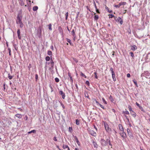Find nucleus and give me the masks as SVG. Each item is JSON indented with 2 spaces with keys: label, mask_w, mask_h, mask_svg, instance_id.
I'll return each mask as SVG.
<instances>
[{
  "label": "nucleus",
  "mask_w": 150,
  "mask_h": 150,
  "mask_svg": "<svg viewBox=\"0 0 150 150\" xmlns=\"http://www.w3.org/2000/svg\"><path fill=\"white\" fill-rule=\"evenodd\" d=\"M50 60V62H48L47 63V64H50V65L51 66V67L52 68H53V66H54V62L52 59V58H51L50 59V57L49 56H47L46 57L45 60L46 61H49Z\"/></svg>",
  "instance_id": "f257e3e1"
},
{
  "label": "nucleus",
  "mask_w": 150,
  "mask_h": 150,
  "mask_svg": "<svg viewBox=\"0 0 150 150\" xmlns=\"http://www.w3.org/2000/svg\"><path fill=\"white\" fill-rule=\"evenodd\" d=\"M16 23L17 24H20V27L21 28H22L23 27V24L22 22L21 19L19 15L17 16Z\"/></svg>",
  "instance_id": "f03ea898"
},
{
  "label": "nucleus",
  "mask_w": 150,
  "mask_h": 150,
  "mask_svg": "<svg viewBox=\"0 0 150 150\" xmlns=\"http://www.w3.org/2000/svg\"><path fill=\"white\" fill-rule=\"evenodd\" d=\"M104 126L106 131L108 133H111V129L109 127V125L107 123H104Z\"/></svg>",
  "instance_id": "7ed1b4c3"
},
{
  "label": "nucleus",
  "mask_w": 150,
  "mask_h": 150,
  "mask_svg": "<svg viewBox=\"0 0 150 150\" xmlns=\"http://www.w3.org/2000/svg\"><path fill=\"white\" fill-rule=\"evenodd\" d=\"M127 4V3L125 2H121L118 5H114V6L115 8H119L121 5H125Z\"/></svg>",
  "instance_id": "20e7f679"
},
{
  "label": "nucleus",
  "mask_w": 150,
  "mask_h": 150,
  "mask_svg": "<svg viewBox=\"0 0 150 150\" xmlns=\"http://www.w3.org/2000/svg\"><path fill=\"white\" fill-rule=\"evenodd\" d=\"M114 19L116 21L120 22L121 25L123 23L122 20V18L120 17H114Z\"/></svg>",
  "instance_id": "39448f33"
},
{
  "label": "nucleus",
  "mask_w": 150,
  "mask_h": 150,
  "mask_svg": "<svg viewBox=\"0 0 150 150\" xmlns=\"http://www.w3.org/2000/svg\"><path fill=\"white\" fill-rule=\"evenodd\" d=\"M119 133L122 137L123 138V139L126 138V134L124 131L120 132Z\"/></svg>",
  "instance_id": "423d86ee"
},
{
  "label": "nucleus",
  "mask_w": 150,
  "mask_h": 150,
  "mask_svg": "<svg viewBox=\"0 0 150 150\" xmlns=\"http://www.w3.org/2000/svg\"><path fill=\"white\" fill-rule=\"evenodd\" d=\"M89 133L91 134L92 136H96V134L95 132L93 130L90 129L89 131Z\"/></svg>",
  "instance_id": "0eeeda50"
},
{
  "label": "nucleus",
  "mask_w": 150,
  "mask_h": 150,
  "mask_svg": "<svg viewBox=\"0 0 150 150\" xmlns=\"http://www.w3.org/2000/svg\"><path fill=\"white\" fill-rule=\"evenodd\" d=\"M94 100L96 101V103L97 104V105H100V106L104 110H105V108L101 104H100L99 102L97 101V100H96V99H94Z\"/></svg>",
  "instance_id": "6e6552de"
},
{
  "label": "nucleus",
  "mask_w": 150,
  "mask_h": 150,
  "mask_svg": "<svg viewBox=\"0 0 150 150\" xmlns=\"http://www.w3.org/2000/svg\"><path fill=\"white\" fill-rule=\"evenodd\" d=\"M130 47H131V50L133 51H135V50L137 49V47L135 45H131Z\"/></svg>",
  "instance_id": "1a4fd4ad"
},
{
  "label": "nucleus",
  "mask_w": 150,
  "mask_h": 150,
  "mask_svg": "<svg viewBox=\"0 0 150 150\" xmlns=\"http://www.w3.org/2000/svg\"><path fill=\"white\" fill-rule=\"evenodd\" d=\"M59 93L60 95H62V98L63 99H64L65 97L64 93H63V92L62 91H60L59 92Z\"/></svg>",
  "instance_id": "9d476101"
},
{
  "label": "nucleus",
  "mask_w": 150,
  "mask_h": 150,
  "mask_svg": "<svg viewBox=\"0 0 150 150\" xmlns=\"http://www.w3.org/2000/svg\"><path fill=\"white\" fill-rule=\"evenodd\" d=\"M58 30L59 31V33L62 35H63V30L61 26H59L58 28Z\"/></svg>",
  "instance_id": "9b49d317"
},
{
  "label": "nucleus",
  "mask_w": 150,
  "mask_h": 150,
  "mask_svg": "<svg viewBox=\"0 0 150 150\" xmlns=\"http://www.w3.org/2000/svg\"><path fill=\"white\" fill-rule=\"evenodd\" d=\"M118 127L119 128V129L120 130V132H122L124 131V129L123 128L121 124H119L118 125Z\"/></svg>",
  "instance_id": "f8f14e48"
},
{
  "label": "nucleus",
  "mask_w": 150,
  "mask_h": 150,
  "mask_svg": "<svg viewBox=\"0 0 150 150\" xmlns=\"http://www.w3.org/2000/svg\"><path fill=\"white\" fill-rule=\"evenodd\" d=\"M17 33L18 34V39L19 40H21V36L20 35V30L18 29L17 32Z\"/></svg>",
  "instance_id": "ddd939ff"
},
{
  "label": "nucleus",
  "mask_w": 150,
  "mask_h": 150,
  "mask_svg": "<svg viewBox=\"0 0 150 150\" xmlns=\"http://www.w3.org/2000/svg\"><path fill=\"white\" fill-rule=\"evenodd\" d=\"M130 113L133 117H136V114L135 112L133 111V110L130 112Z\"/></svg>",
  "instance_id": "4468645a"
},
{
  "label": "nucleus",
  "mask_w": 150,
  "mask_h": 150,
  "mask_svg": "<svg viewBox=\"0 0 150 150\" xmlns=\"http://www.w3.org/2000/svg\"><path fill=\"white\" fill-rule=\"evenodd\" d=\"M112 75L113 81H115L116 80V79L115 77V73H113V72H112Z\"/></svg>",
  "instance_id": "2eb2a0df"
},
{
  "label": "nucleus",
  "mask_w": 150,
  "mask_h": 150,
  "mask_svg": "<svg viewBox=\"0 0 150 150\" xmlns=\"http://www.w3.org/2000/svg\"><path fill=\"white\" fill-rule=\"evenodd\" d=\"M12 146L11 145H8L7 148L6 150H13Z\"/></svg>",
  "instance_id": "dca6fc26"
},
{
  "label": "nucleus",
  "mask_w": 150,
  "mask_h": 150,
  "mask_svg": "<svg viewBox=\"0 0 150 150\" xmlns=\"http://www.w3.org/2000/svg\"><path fill=\"white\" fill-rule=\"evenodd\" d=\"M127 131L128 135H129L130 136H132V134L130 131V130L129 129H127Z\"/></svg>",
  "instance_id": "f3484780"
},
{
  "label": "nucleus",
  "mask_w": 150,
  "mask_h": 150,
  "mask_svg": "<svg viewBox=\"0 0 150 150\" xmlns=\"http://www.w3.org/2000/svg\"><path fill=\"white\" fill-rule=\"evenodd\" d=\"M93 144L94 145V147L95 148H97L98 147V145L96 141H93Z\"/></svg>",
  "instance_id": "a211bd4d"
},
{
  "label": "nucleus",
  "mask_w": 150,
  "mask_h": 150,
  "mask_svg": "<svg viewBox=\"0 0 150 150\" xmlns=\"http://www.w3.org/2000/svg\"><path fill=\"white\" fill-rule=\"evenodd\" d=\"M109 99L111 102H113L114 101V99L111 95H110L109 97Z\"/></svg>",
  "instance_id": "6ab92c4d"
},
{
  "label": "nucleus",
  "mask_w": 150,
  "mask_h": 150,
  "mask_svg": "<svg viewBox=\"0 0 150 150\" xmlns=\"http://www.w3.org/2000/svg\"><path fill=\"white\" fill-rule=\"evenodd\" d=\"M102 144L103 146H105L108 144L107 141H102Z\"/></svg>",
  "instance_id": "aec40b11"
},
{
  "label": "nucleus",
  "mask_w": 150,
  "mask_h": 150,
  "mask_svg": "<svg viewBox=\"0 0 150 150\" xmlns=\"http://www.w3.org/2000/svg\"><path fill=\"white\" fill-rule=\"evenodd\" d=\"M19 3L22 6L24 5V1H23V0L21 1H19Z\"/></svg>",
  "instance_id": "412c9836"
},
{
  "label": "nucleus",
  "mask_w": 150,
  "mask_h": 150,
  "mask_svg": "<svg viewBox=\"0 0 150 150\" xmlns=\"http://www.w3.org/2000/svg\"><path fill=\"white\" fill-rule=\"evenodd\" d=\"M16 116L19 118H21L22 117V115L19 114H17L16 115Z\"/></svg>",
  "instance_id": "4be33fe9"
},
{
  "label": "nucleus",
  "mask_w": 150,
  "mask_h": 150,
  "mask_svg": "<svg viewBox=\"0 0 150 150\" xmlns=\"http://www.w3.org/2000/svg\"><path fill=\"white\" fill-rule=\"evenodd\" d=\"M71 34L74 37H75V34L74 30V29H73L71 32Z\"/></svg>",
  "instance_id": "5701e85b"
},
{
  "label": "nucleus",
  "mask_w": 150,
  "mask_h": 150,
  "mask_svg": "<svg viewBox=\"0 0 150 150\" xmlns=\"http://www.w3.org/2000/svg\"><path fill=\"white\" fill-rule=\"evenodd\" d=\"M38 9V7L37 6H34L33 8V10L34 11H37Z\"/></svg>",
  "instance_id": "b1692460"
},
{
  "label": "nucleus",
  "mask_w": 150,
  "mask_h": 150,
  "mask_svg": "<svg viewBox=\"0 0 150 150\" xmlns=\"http://www.w3.org/2000/svg\"><path fill=\"white\" fill-rule=\"evenodd\" d=\"M36 132V130H31V131L29 132H28V134H29L31 133H35Z\"/></svg>",
  "instance_id": "393cba45"
},
{
  "label": "nucleus",
  "mask_w": 150,
  "mask_h": 150,
  "mask_svg": "<svg viewBox=\"0 0 150 150\" xmlns=\"http://www.w3.org/2000/svg\"><path fill=\"white\" fill-rule=\"evenodd\" d=\"M80 75L82 76L83 77H84L85 78H87L86 76L82 72H81L80 73Z\"/></svg>",
  "instance_id": "a878e982"
},
{
  "label": "nucleus",
  "mask_w": 150,
  "mask_h": 150,
  "mask_svg": "<svg viewBox=\"0 0 150 150\" xmlns=\"http://www.w3.org/2000/svg\"><path fill=\"white\" fill-rule=\"evenodd\" d=\"M80 121L79 120L77 119L76 120V124L77 125H80Z\"/></svg>",
  "instance_id": "bb28decb"
},
{
  "label": "nucleus",
  "mask_w": 150,
  "mask_h": 150,
  "mask_svg": "<svg viewBox=\"0 0 150 150\" xmlns=\"http://www.w3.org/2000/svg\"><path fill=\"white\" fill-rule=\"evenodd\" d=\"M68 74V76H69V77L70 78L71 81L72 82L73 81V80L72 78V76H71L70 73L69 72Z\"/></svg>",
  "instance_id": "cd10ccee"
},
{
  "label": "nucleus",
  "mask_w": 150,
  "mask_h": 150,
  "mask_svg": "<svg viewBox=\"0 0 150 150\" xmlns=\"http://www.w3.org/2000/svg\"><path fill=\"white\" fill-rule=\"evenodd\" d=\"M133 82L135 84L136 86H138L137 81L135 79H133Z\"/></svg>",
  "instance_id": "c85d7f7f"
},
{
  "label": "nucleus",
  "mask_w": 150,
  "mask_h": 150,
  "mask_svg": "<svg viewBox=\"0 0 150 150\" xmlns=\"http://www.w3.org/2000/svg\"><path fill=\"white\" fill-rule=\"evenodd\" d=\"M68 146L67 145L63 144V148L64 149H67V148H68Z\"/></svg>",
  "instance_id": "c756f323"
},
{
  "label": "nucleus",
  "mask_w": 150,
  "mask_h": 150,
  "mask_svg": "<svg viewBox=\"0 0 150 150\" xmlns=\"http://www.w3.org/2000/svg\"><path fill=\"white\" fill-rule=\"evenodd\" d=\"M48 28L50 30H52V24H50L48 25Z\"/></svg>",
  "instance_id": "7c9ffc66"
},
{
  "label": "nucleus",
  "mask_w": 150,
  "mask_h": 150,
  "mask_svg": "<svg viewBox=\"0 0 150 150\" xmlns=\"http://www.w3.org/2000/svg\"><path fill=\"white\" fill-rule=\"evenodd\" d=\"M99 17L98 15H95L94 17V19L95 20H97L98 19Z\"/></svg>",
  "instance_id": "2f4dec72"
},
{
  "label": "nucleus",
  "mask_w": 150,
  "mask_h": 150,
  "mask_svg": "<svg viewBox=\"0 0 150 150\" xmlns=\"http://www.w3.org/2000/svg\"><path fill=\"white\" fill-rule=\"evenodd\" d=\"M139 108L140 109V110L142 111L143 112H145V110H144V109L141 106H140L139 107Z\"/></svg>",
  "instance_id": "473e14b6"
},
{
  "label": "nucleus",
  "mask_w": 150,
  "mask_h": 150,
  "mask_svg": "<svg viewBox=\"0 0 150 150\" xmlns=\"http://www.w3.org/2000/svg\"><path fill=\"white\" fill-rule=\"evenodd\" d=\"M128 108L130 112H131L133 111V110L132 109V107L130 105H129Z\"/></svg>",
  "instance_id": "72a5a7b5"
},
{
  "label": "nucleus",
  "mask_w": 150,
  "mask_h": 150,
  "mask_svg": "<svg viewBox=\"0 0 150 150\" xmlns=\"http://www.w3.org/2000/svg\"><path fill=\"white\" fill-rule=\"evenodd\" d=\"M47 54L49 56L52 55V52L51 51L49 50V51H48Z\"/></svg>",
  "instance_id": "f704fd0d"
},
{
  "label": "nucleus",
  "mask_w": 150,
  "mask_h": 150,
  "mask_svg": "<svg viewBox=\"0 0 150 150\" xmlns=\"http://www.w3.org/2000/svg\"><path fill=\"white\" fill-rule=\"evenodd\" d=\"M123 113L126 115L129 114V112L127 110H126L125 111H123Z\"/></svg>",
  "instance_id": "c9c22d12"
},
{
  "label": "nucleus",
  "mask_w": 150,
  "mask_h": 150,
  "mask_svg": "<svg viewBox=\"0 0 150 150\" xmlns=\"http://www.w3.org/2000/svg\"><path fill=\"white\" fill-rule=\"evenodd\" d=\"M13 76L10 75V74H8V78L10 79H11L13 78Z\"/></svg>",
  "instance_id": "e433bc0d"
},
{
  "label": "nucleus",
  "mask_w": 150,
  "mask_h": 150,
  "mask_svg": "<svg viewBox=\"0 0 150 150\" xmlns=\"http://www.w3.org/2000/svg\"><path fill=\"white\" fill-rule=\"evenodd\" d=\"M65 16H66L65 19H66V20H67V19L68 17V12H67V13H65Z\"/></svg>",
  "instance_id": "4c0bfd02"
},
{
  "label": "nucleus",
  "mask_w": 150,
  "mask_h": 150,
  "mask_svg": "<svg viewBox=\"0 0 150 150\" xmlns=\"http://www.w3.org/2000/svg\"><path fill=\"white\" fill-rule=\"evenodd\" d=\"M55 80L56 82H58L59 81V79L57 77L55 78Z\"/></svg>",
  "instance_id": "58836bf2"
},
{
  "label": "nucleus",
  "mask_w": 150,
  "mask_h": 150,
  "mask_svg": "<svg viewBox=\"0 0 150 150\" xmlns=\"http://www.w3.org/2000/svg\"><path fill=\"white\" fill-rule=\"evenodd\" d=\"M102 99L103 102L105 104H107V102L105 101L104 98H103Z\"/></svg>",
  "instance_id": "ea45409f"
},
{
  "label": "nucleus",
  "mask_w": 150,
  "mask_h": 150,
  "mask_svg": "<svg viewBox=\"0 0 150 150\" xmlns=\"http://www.w3.org/2000/svg\"><path fill=\"white\" fill-rule=\"evenodd\" d=\"M115 17L112 14H109V18H112L113 17Z\"/></svg>",
  "instance_id": "a19ab883"
},
{
  "label": "nucleus",
  "mask_w": 150,
  "mask_h": 150,
  "mask_svg": "<svg viewBox=\"0 0 150 150\" xmlns=\"http://www.w3.org/2000/svg\"><path fill=\"white\" fill-rule=\"evenodd\" d=\"M67 41L71 45V40L70 39L67 38Z\"/></svg>",
  "instance_id": "79ce46f5"
},
{
  "label": "nucleus",
  "mask_w": 150,
  "mask_h": 150,
  "mask_svg": "<svg viewBox=\"0 0 150 150\" xmlns=\"http://www.w3.org/2000/svg\"><path fill=\"white\" fill-rule=\"evenodd\" d=\"M35 78L36 79V81H37L38 79V75L37 74H36L35 75Z\"/></svg>",
  "instance_id": "37998d69"
},
{
  "label": "nucleus",
  "mask_w": 150,
  "mask_h": 150,
  "mask_svg": "<svg viewBox=\"0 0 150 150\" xmlns=\"http://www.w3.org/2000/svg\"><path fill=\"white\" fill-rule=\"evenodd\" d=\"M73 131V129L72 127H69V131L70 132H71Z\"/></svg>",
  "instance_id": "c03bdc74"
},
{
  "label": "nucleus",
  "mask_w": 150,
  "mask_h": 150,
  "mask_svg": "<svg viewBox=\"0 0 150 150\" xmlns=\"http://www.w3.org/2000/svg\"><path fill=\"white\" fill-rule=\"evenodd\" d=\"M130 54L131 56L133 58V57L134 56V53H133V52H130Z\"/></svg>",
  "instance_id": "a18cd8bd"
},
{
  "label": "nucleus",
  "mask_w": 150,
  "mask_h": 150,
  "mask_svg": "<svg viewBox=\"0 0 150 150\" xmlns=\"http://www.w3.org/2000/svg\"><path fill=\"white\" fill-rule=\"evenodd\" d=\"M94 74L95 75V78L96 79H97L98 78V77L97 76V72H95L94 73Z\"/></svg>",
  "instance_id": "49530a36"
},
{
  "label": "nucleus",
  "mask_w": 150,
  "mask_h": 150,
  "mask_svg": "<svg viewBox=\"0 0 150 150\" xmlns=\"http://www.w3.org/2000/svg\"><path fill=\"white\" fill-rule=\"evenodd\" d=\"M95 7L96 8V11L97 13H100V12L98 10V9H97V7L96 6V5H95Z\"/></svg>",
  "instance_id": "de8ad7c7"
},
{
  "label": "nucleus",
  "mask_w": 150,
  "mask_h": 150,
  "mask_svg": "<svg viewBox=\"0 0 150 150\" xmlns=\"http://www.w3.org/2000/svg\"><path fill=\"white\" fill-rule=\"evenodd\" d=\"M86 85H87L88 86H89L90 85V83L88 81H87L86 82Z\"/></svg>",
  "instance_id": "09e8293b"
},
{
  "label": "nucleus",
  "mask_w": 150,
  "mask_h": 150,
  "mask_svg": "<svg viewBox=\"0 0 150 150\" xmlns=\"http://www.w3.org/2000/svg\"><path fill=\"white\" fill-rule=\"evenodd\" d=\"M73 59L76 63H77L78 62V60L76 58H73Z\"/></svg>",
  "instance_id": "8fccbe9b"
},
{
  "label": "nucleus",
  "mask_w": 150,
  "mask_h": 150,
  "mask_svg": "<svg viewBox=\"0 0 150 150\" xmlns=\"http://www.w3.org/2000/svg\"><path fill=\"white\" fill-rule=\"evenodd\" d=\"M60 104L61 105H62L63 108V109H64L65 108L62 102L60 103Z\"/></svg>",
  "instance_id": "3c124183"
},
{
  "label": "nucleus",
  "mask_w": 150,
  "mask_h": 150,
  "mask_svg": "<svg viewBox=\"0 0 150 150\" xmlns=\"http://www.w3.org/2000/svg\"><path fill=\"white\" fill-rule=\"evenodd\" d=\"M110 70L111 71L112 73V72H113V73H114V71H113V68H112V67L110 68Z\"/></svg>",
  "instance_id": "603ef678"
},
{
  "label": "nucleus",
  "mask_w": 150,
  "mask_h": 150,
  "mask_svg": "<svg viewBox=\"0 0 150 150\" xmlns=\"http://www.w3.org/2000/svg\"><path fill=\"white\" fill-rule=\"evenodd\" d=\"M49 86L51 89V91L52 92L53 91V89L52 86L51 85H50Z\"/></svg>",
  "instance_id": "864d4df0"
},
{
  "label": "nucleus",
  "mask_w": 150,
  "mask_h": 150,
  "mask_svg": "<svg viewBox=\"0 0 150 150\" xmlns=\"http://www.w3.org/2000/svg\"><path fill=\"white\" fill-rule=\"evenodd\" d=\"M136 105L138 106L139 107L140 106V105L137 102H136Z\"/></svg>",
  "instance_id": "5fc2aeb1"
},
{
  "label": "nucleus",
  "mask_w": 150,
  "mask_h": 150,
  "mask_svg": "<svg viewBox=\"0 0 150 150\" xmlns=\"http://www.w3.org/2000/svg\"><path fill=\"white\" fill-rule=\"evenodd\" d=\"M127 76L128 77H130V75L128 73L127 74Z\"/></svg>",
  "instance_id": "6e6d98bb"
},
{
  "label": "nucleus",
  "mask_w": 150,
  "mask_h": 150,
  "mask_svg": "<svg viewBox=\"0 0 150 150\" xmlns=\"http://www.w3.org/2000/svg\"><path fill=\"white\" fill-rule=\"evenodd\" d=\"M3 88H4V91L5 90V84H4L3 85Z\"/></svg>",
  "instance_id": "4d7b16f0"
},
{
  "label": "nucleus",
  "mask_w": 150,
  "mask_h": 150,
  "mask_svg": "<svg viewBox=\"0 0 150 150\" xmlns=\"http://www.w3.org/2000/svg\"><path fill=\"white\" fill-rule=\"evenodd\" d=\"M51 48L52 50H54V48H53V46H52L51 47Z\"/></svg>",
  "instance_id": "13d9d810"
},
{
  "label": "nucleus",
  "mask_w": 150,
  "mask_h": 150,
  "mask_svg": "<svg viewBox=\"0 0 150 150\" xmlns=\"http://www.w3.org/2000/svg\"><path fill=\"white\" fill-rule=\"evenodd\" d=\"M108 142H109V145L110 146H112V144H111V143L110 142V141H108Z\"/></svg>",
  "instance_id": "bf43d9fd"
},
{
  "label": "nucleus",
  "mask_w": 150,
  "mask_h": 150,
  "mask_svg": "<svg viewBox=\"0 0 150 150\" xmlns=\"http://www.w3.org/2000/svg\"><path fill=\"white\" fill-rule=\"evenodd\" d=\"M112 111H113V112H115V110L114 109H112Z\"/></svg>",
  "instance_id": "052dcab7"
},
{
  "label": "nucleus",
  "mask_w": 150,
  "mask_h": 150,
  "mask_svg": "<svg viewBox=\"0 0 150 150\" xmlns=\"http://www.w3.org/2000/svg\"><path fill=\"white\" fill-rule=\"evenodd\" d=\"M77 143L79 145V141H76Z\"/></svg>",
  "instance_id": "680f3d73"
},
{
  "label": "nucleus",
  "mask_w": 150,
  "mask_h": 150,
  "mask_svg": "<svg viewBox=\"0 0 150 150\" xmlns=\"http://www.w3.org/2000/svg\"><path fill=\"white\" fill-rule=\"evenodd\" d=\"M94 127L96 129V130H97V128L95 126V125H94Z\"/></svg>",
  "instance_id": "e2e57ef3"
},
{
  "label": "nucleus",
  "mask_w": 150,
  "mask_h": 150,
  "mask_svg": "<svg viewBox=\"0 0 150 150\" xmlns=\"http://www.w3.org/2000/svg\"><path fill=\"white\" fill-rule=\"evenodd\" d=\"M8 51H9V52H11V50L10 48H8Z\"/></svg>",
  "instance_id": "0e129e2a"
},
{
  "label": "nucleus",
  "mask_w": 150,
  "mask_h": 150,
  "mask_svg": "<svg viewBox=\"0 0 150 150\" xmlns=\"http://www.w3.org/2000/svg\"><path fill=\"white\" fill-rule=\"evenodd\" d=\"M28 2L29 3H30L31 4V1L30 0H28Z\"/></svg>",
  "instance_id": "69168bd1"
},
{
  "label": "nucleus",
  "mask_w": 150,
  "mask_h": 150,
  "mask_svg": "<svg viewBox=\"0 0 150 150\" xmlns=\"http://www.w3.org/2000/svg\"><path fill=\"white\" fill-rule=\"evenodd\" d=\"M108 12L110 13H111L112 12V11H108Z\"/></svg>",
  "instance_id": "338daca9"
},
{
  "label": "nucleus",
  "mask_w": 150,
  "mask_h": 150,
  "mask_svg": "<svg viewBox=\"0 0 150 150\" xmlns=\"http://www.w3.org/2000/svg\"><path fill=\"white\" fill-rule=\"evenodd\" d=\"M75 150H79L78 149H77V148H76L75 149Z\"/></svg>",
  "instance_id": "774afa93"
}]
</instances>
